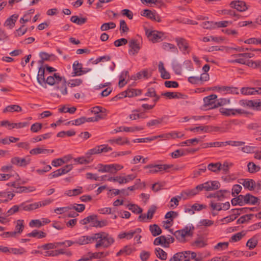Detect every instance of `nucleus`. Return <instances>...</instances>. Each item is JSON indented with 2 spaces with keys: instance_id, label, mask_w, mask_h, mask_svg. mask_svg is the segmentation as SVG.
Masks as SVG:
<instances>
[{
  "instance_id": "55",
  "label": "nucleus",
  "mask_w": 261,
  "mask_h": 261,
  "mask_svg": "<svg viewBox=\"0 0 261 261\" xmlns=\"http://www.w3.org/2000/svg\"><path fill=\"white\" fill-rule=\"evenodd\" d=\"M229 245L228 242H220L218 243L215 247L214 249L219 251L223 250L228 248Z\"/></svg>"
},
{
  "instance_id": "35",
  "label": "nucleus",
  "mask_w": 261,
  "mask_h": 261,
  "mask_svg": "<svg viewBox=\"0 0 261 261\" xmlns=\"http://www.w3.org/2000/svg\"><path fill=\"white\" fill-rule=\"evenodd\" d=\"M46 236V234L45 232L42 231H38L37 230H34L32 232L27 234V237L37 238L38 239L44 238Z\"/></svg>"
},
{
  "instance_id": "57",
  "label": "nucleus",
  "mask_w": 261,
  "mask_h": 261,
  "mask_svg": "<svg viewBox=\"0 0 261 261\" xmlns=\"http://www.w3.org/2000/svg\"><path fill=\"white\" fill-rule=\"evenodd\" d=\"M254 88L244 87L241 89V92L243 95H254Z\"/></svg>"
},
{
  "instance_id": "61",
  "label": "nucleus",
  "mask_w": 261,
  "mask_h": 261,
  "mask_svg": "<svg viewBox=\"0 0 261 261\" xmlns=\"http://www.w3.org/2000/svg\"><path fill=\"white\" fill-rule=\"evenodd\" d=\"M116 143L119 145H123L124 144H130L127 138L126 137H119L116 139Z\"/></svg>"
},
{
  "instance_id": "4",
  "label": "nucleus",
  "mask_w": 261,
  "mask_h": 261,
  "mask_svg": "<svg viewBox=\"0 0 261 261\" xmlns=\"http://www.w3.org/2000/svg\"><path fill=\"white\" fill-rule=\"evenodd\" d=\"M173 167V165L168 164H149L145 166L144 169H149L147 173L154 174L163 171H167Z\"/></svg>"
},
{
  "instance_id": "42",
  "label": "nucleus",
  "mask_w": 261,
  "mask_h": 261,
  "mask_svg": "<svg viewBox=\"0 0 261 261\" xmlns=\"http://www.w3.org/2000/svg\"><path fill=\"white\" fill-rule=\"evenodd\" d=\"M127 207L130 211L135 214H141L143 211L140 206L135 204H129L127 205Z\"/></svg>"
},
{
  "instance_id": "38",
  "label": "nucleus",
  "mask_w": 261,
  "mask_h": 261,
  "mask_svg": "<svg viewBox=\"0 0 261 261\" xmlns=\"http://www.w3.org/2000/svg\"><path fill=\"white\" fill-rule=\"evenodd\" d=\"M39 56L42 60H43L44 61H54L56 60V56L54 54H48V53L46 52H41L39 54Z\"/></svg>"
},
{
  "instance_id": "19",
  "label": "nucleus",
  "mask_w": 261,
  "mask_h": 261,
  "mask_svg": "<svg viewBox=\"0 0 261 261\" xmlns=\"http://www.w3.org/2000/svg\"><path fill=\"white\" fill-rule=\"evenodd\" d=\"M214 89L218 90L219 91L223 92L224 94H239V89L237 87L222 86L215 87Z\"/></svg>"
},
{
  "instance_id": "9",
  "label": "nucleus",
  "mask_w": 261,
  "mask_h": 261,
  "mask_svg": "<svg viewBox=\"0 0 261 261\" xmlns=\"http://www.w3.org/2000/svg\"><path fill=\"white\" fill-rule=\"evenodd\" d=\"M146 35L147 38L153 42H160L162 41V37L164 34L161 32L157 31L146 30Z\"/></svg>"
},
{
  "instance_id": "1",
  "label": "nucleus",
  "mask_w": 261,
  "mask_h": 261,
  "mask_svg": "<svg viewBox=\"0 0 261 261\" xmlns=\"http://www.w3.org/2000/svg\"><path fill=\"white\" fill-rule=\"evenodd\" d=\"M96 241L95 248L100 247L107 248L110 247L114 242V238L105 232H100L94 233L91 236H83L75 241V244L83 245Z\"/></svg>"
},
{
  "instance_id": "43",
  "label": "nucleus",
  "mask_w": 261,
  "mask_h": 261,
  "mask_svg": "<svg viewBox=\"0 0 261 261\" xmlns=\"http://www.w3.org/2000/svg\"><path fill=\"white\" fill-rule=\"evenodd\" d=\"M116 24L113 22H109L103 23L100 27L101 31H106L110 29L115 28Z\"/></svg>"
},
{
  "instance_id": "12",
  "label": "nucleus",
  "mask_w": 261,
  "mask_h": 261,
  "mask_svg": "<svg viewBox=\"0 0 261 261\" xmlns=\"http://www.w3.org/2000/svg\"><path fill=\"white\" fill-rule=\"evenodd\" d=\"M220 112L223 115L226 116H230L231 115H236L237 113L242 114L245 113V111L240 109H226L221 108L219 110Z\"/></svg>"
},
{
  "instance_id": "28",
  "label": "nucleus",
  "mask_w": 261,
  "mask_h": 261,
  "mask_svg": "<svg viewBox=\"0 0 261 261\" xmlns=\"http://www.w3.org/2000/svg\"><path fill=\"white\" fill-rule=\"evenodd\" d=\"M18 17V15L17 14H13L9 17L5 22L4 26L8 27L9 29H12Z\"/></svg>"
},
{
  "instance_id": "13",
  "label": "nucleus",
  "mask_w": 261,
  "mask_h": 261,
  "mask_svg": "<svg viewBox=\"0 0 261 261\" xmlns=\"http://www.w3.org/2000/svg\"><path fill=\"white\" fill-rule=\"evenodd\" d=\"M230 6L240 12L245 11L248 9L246 3L242 1H233L230 3Z\"/></svg>"
},
{
  "instance_id": "62",
  "label": "nucleus",
  "mask_w": 261,
  "mask_h": 261,
  "mask_svg": "<svg viewBox=\"0 0 261 261\" xmlns=\"http://www.w3.org/2000/svg\"><path fill=\"white\" fill-rule=\"evenodd\" d=\"M9 253H11L14 254H22L25 252V250L23 248H9Z\"/></svg>"
},
{
  "instance_id": "47",
  "label": "nucleus",
  "mask_w": 261,
  "mask_h": 261,
  "mask_svg": "<svg viewBox=\"0 0 261 261\" xmlns=\"http://www.w3.org/2000/svg\"><path fill=\"white\" fill-rule=\"evenodd\" d=\"M165 117H163L160 118L150 120L146 123V125L148 127H151V126H157L158 125L161 124L163 122Z\"/></svg>"
},
{
  "instance_id": "3",
  "label": "nucleus",
  "mask_w": 261,
  "mask_h": 261,
  "mask_svg": "<svg viewBox=\"0 0 261 261\" xmlns=\"http://www.w3.org/2000/svg\"><path fill=\"white\" fill-rule=\"evenodd\" d=\"M88 76L91 87L96 90L106 87L110 84L109 83H106L104 84H99L101 80V76L97 72L94 71L89 74Z\"/></svg>"
},
{
  "instance_id": "45",
  "label": "nucleus",
  "mask_w": 261,
  "mask_h": 261,
  "mask_svg": "<svg viewBox=\"0 0 261 261\" xmlns=\"http://www.w3.org/2000/svg\"><path fill=\"white\" fill-rule=\"evenodd\" d=\"M230 100L229 98H221L217 99V104L214 105L213 108H218L230 103Z\"/></svg>"
},
{
  "instance_id": "14",
  "label": "nucleus",
  "mask_w": 261,
  "mask_h": 261,
  "mask_svg": "<svg viewBox=\"0 0 261 261\" xmlns=\"http://www.w3.org/2000/svg\"><path fill=\"white\" fill-rule=\"evenodd\" d=\"M11 163L18 167H25L30 164V159L29 158H20L15 156L11 159Z\"/></svg>"
},
{
  "instance_id": "30",
  "label": "nucleus",
  "mask_w": 261,
  "mask_h": 261,
  "mask_svg": "<svg viewBox=\"0 0 261 261\" xmlns=\"http://www.w3.org/2000/svg\"><path fill=\"white\" fill-rule=\"evenodd\" d=\"M39 205L37 202L30 204H26L25 202H23L20 204V210H23L25 211H31L39 208Z\"/></svg>"
},
{
  "instance_id": "23",
  "label": "nucleus",
  "mask_w": 261,
  "mask_h": 261,
  "mask_svg": "<svg viewBox=\"0 0 261 261\" xmlns=\"http://www.w3.org/2000/svg\"><path fill=\"white\" fill-rule=\"evenodd\" d=\"M151 76V72H149L147 69H146L138 72L134 76L133 79L135 80H140L142 78L147 79Z\"/></svg>"
},
{
  "instance_id": "11",
  "label": "nucleus",
  "mask_w": 261,
  "mask_h": 261,
  "mask_svg": "<svg viewBox=\"0 0 261 261\" xmlns=\"http://www.w3.org/2000/svg\"><path fill=\"white\" fill-rule=\"evenodd\" d=\"M30 123L28 122H23L19 123H11L8 120H4L1 121V125L2 126H8L10 127L9 129L14 128H21L28 126Z\"/></svg>"
},
{
  "instance_id": "33",
  "label": "nucleus",
  "mask_w": 261,
  "mask_h": 261,
  "mask_svg": "<svg viewBox=\"0 0 261 261\" xmlns=\"http://www.w3.org/2000/svg\"><path fill=\"white\" fill-rule=\"evenodd\" d=\"M126 97H132L139 95L141 94V90L139 89H135L133 88H128L124 91Z\"/></svg>"
},
{
  "instance_id": "58",
  "label": "nucleus",
  "mask_w": 261,
  "mask_h": 261,
  "mask_svg": "<svg viewBox=\"0 0 261 261\" xmlns=\"http://www.w3.org/2000/svg\"><path fill=\"white\" fill-rule=\"evenodd\" d=\"M207 198H217L219 200H221L223 198H225L223 193H221V191H218L215 193L210 194L206 196Z\"/></svg>"
},
{
  "instance_id": "29",
  "label": "nucleus",
  "mask_w": 261,
  "mask_h": 261,
  "mask_svg": "<svg viewBox=\"0 0 261 261\" xmlns=\"http://www.w3.org/2000/svg\"><path fill=\"white\" fill-rule=\"evenodd\" d=\"M61 85L57 84V86L54 88L55 90H60L61 93L63 95H66L67 94V89L66 87L67 82L65 77H63V80L60 82Z\"/></svg>"
},
{
  "instance_id": "48",
  "label": "nucleus",
  "mask_w": 261,
  "mask_h": 261,
  "mask_svg": "<svg viewBox=\"0 0 261 261\" xmlns=\"http://www.w3.org/2000/svg\"><path fill=\"white\" fill-rule=\"evenodd\" d=\"M155 13V12H153L150 10L145 9L141 12V15L151 20H152V19H155L154 16Z\"/></svg>"
},
{
  "instance_id": "25",
  "label": "nucleus",
  "mask_w": 261,
  "mask_h": 261,
  "mask_svg": "<svg viewBox=\"0 0 261 261\" xmlns=\"http://www.w3.org/2000/svg\"><path fill=\"white\" fill-rule=\"evenodd\" d=\"M243 182H240L245 188L248 189L250 191L253 190L255 186V182L252 179H240Z\"/></svg>"
},
{
  "instance_id": "54",
  "label": "nucleus",
  "mask_w": 261,
  "mask_h": 261,
  "mask_svg": "<svg viewBox=\"0 0 261 261\" xmlns=\"http://www.w3.org/2000/svg\"><path fill=\"white\" fill-rule=\"evenodd\" d=\"M257 243V240L253 237L248 240L246 243V246L249 248V249H253L256 246Z\"/></svg>"
},
{
  "instance_id": "51",
  "label": "nucleus",
  "mask_w": 261,
  "mask_h": 261,
  "mask_svg": "<svg viewBox=\"0 0 261 261\" xmlns=\"http://www.w3.org/2000/svg\"><path fill=\"white\" fill-rule=\"evenodd\" d=\"M24 221L23 220H18L17 221V224L15 226V231L16 233H21L24 228Z\"/></svg>"
},
{
  "instance_id": "7",
  "label": "nucleus",
  "mask_w": 261,
  "mask_h": 261,
  "mask_svg": "<svg viewBox=\"0 0 261 261\" xmlns=\"http://www.w3.org/2000/svg\"><path fill=\"white\" fill-rule=\"evenodd\" d=\"M200 190H204L206 191H210L218 190L220 187V184L218 181H208L202 184L199 185Z\"/></svg>"
},
{
  "instance_id": "10",
  "label": "nucleus",
  "mask_w": 261,
  "mask_h": 261,
  "mask_svg": "<svg viewBox=\"0 0 261 261\" xmlns=\"http://www.w3.org/2000/svg\"><path fill=\"white\" fill-rule=\"evenodd\" d=\"M128 46L129 47V49L128 50V53L129 55L133 56L137 54L141 48V47L138 40L134 39H131L129 41Z\"/></svg>"
},
{
  "instance_id": "8",
  "label": "nucleus",
  "mask_w": 261,
  "mask_h": 261,
  "mask_svg": "<svg viewBox=\"0 0 261 261\" xmlns=\"http://www.w3.org/2000/svg\"><path fill=\"white\" fill-rule=\"evenodd\" d=\"M112 148L108 145H101L95 146L94 148L88 150L86 153V155L90 156L91 155L98 154L101 152H107L111 151Z\"/></svg>"
},
{
  "instance_id": "32",
  "label": "nucleus",
  "mask_w": 261,
  "mask_h": 261,
  "mask_svg": "<svg viewBox=\"0 0 261 261\" xmlns=\"http://www.w3.org/2000/svg\"><path fill=\"white\" fill-rule=\"evenodd\" d=\"M246 213V212H243V211L241 212H236L235 213L232 214V215L227 216L225 218H223L221 219V221L223 222L225 221V223H227L229 222H230L231 221H234L236 220L237 217L240 216L242 214Z\"/></svg>"
},
{
  "instance_id": "53",
  "label": "nucleus",
  "mask_w": 261,
  "mask_h": 261,
  "mask_svg": "<svg viewBox=\"0 0 261 261\" xmlns=\"http://www.w3.org/2000/svg\"><path fill=\"white\" fill-rule=\"evenodd\" d=\"M163 48L165 50H171L172 52L175 53H178V50L176 47L172 44L168 43H164L163 45Z\"/></svg>"
},
{
  "instance_id": "39",
  "label": "nucleus",
  "mask_w": 261,
  "mask_h": 261,
  "mask_svg": "<svg viewBox=\"0 0 261 261\" xmlns=\"http://www.w3.org/2000/svg\"><path fill=\"white\" fill-rule=\"evenodd\" d=\"M87 18L86 17L79 18L77 16H72L70 18V21L78 25H82L87 22Z\"/></svg>"
},
{
  "instance_id": "5",
  "label": "nucleus",
  "mask_w": 261,
  "mask_h": 261,
  "mask_svg": "<svg viewBox=\"0 0 261 261\" xmlns=\"http://www.w3.org/2000/svg\"><path fill=\"white\" fill-rule=\"evenodd\" d=\"M99 168L98 171L99 172H109L112 174H115L118 171L120 170L123 168L122 165L117 164L103 165L99 164Z\"/></svg>"
},
{
  "instance_id": "21",
  "label": "nucleus",
  "mask_w": 261,
  "mask_h": 261,
  "mask_svg": "<svg viewBox=\"0 0 261 261\" xmlns=\"http://www.w3.org/2000/svg\"><path fill=\"white\" fill-rule=\"evenodd\" d=\"M162 96H164L169 99H186L187 96L179 92H167L162 93Z\"/></svg>"
},
{
  "instance_id": "31",
  "label": "nucleus",
  "mask_w": 261,
  "mask_h": 261,
  "mask_svg": "<svg viewBox=\"0 0 261 261\" xmlns=\"http://www.w3.org/2000/svg\"><path fill=\"white\" fill-rule=\"evenodd\" d=\"M22 111V108L20 106L17 105H11L7 106L3 110V113H6L7 112H19Z\"/></svg>"
},
{
  "instance_id": "40",
  "label": "nucleus",
  "mask_w": 261,
  "mask_h": 261,
  "mask_svg": "<svg viewBox=\"0 0 261 261\" xmlns=\"http://www.w3.org/2000/svg\"><path fill=\"white\" fill-rule=\"evenodd\" d=\"M93 159L90 156L86 155V156L80 157L74 159L76 162L80 164H87L92 162Z\"/></svg>"
},
{
  "instance_id": "36",
  "label": "nucleus",
  "mask_w": 261,
  "mask_h": 261,
  "mask_svg": "<svg viewBox=\"0 0 261 261\" xmlns=\"http://www.w3.org/2000/svg\"><path fill=\"white\" fill-rule=\"evenodd\" d=\"M149 230L153 237L160 235L162 232L161 228L155 224L149 226Z\"/></svg>"
},
{
  "instance_id": "20",
  "label": "nucleus",
  "mask_w": 261,
  "mask_h": 261,
  "mask_svg": "<svg viewBox=\"0 0 261 261\" xmlns=\"http://www.w3.org/2000/svg\"><path fill=\"white\" fill-rule=\"evenodd\" d=\"M144 129L142 127L135 126V127H126L120 126L118 127L112 132V133H117L122 131L126 132H134L135 131H139Z\"/></svg>"
},
{
  "instance_id": "37",
  "label": "nucleus",
  "mask_w": 261,
  "mask_h": 261,
  "mask_svg": "<svg viewBox=\"0 0 261 261\" xmlns=\"http://www.w3.org/2000/svg\"><path fill=\"white\" fill-rule=\"evenodd\" d=\"M155 253L157 257L161 260H166L167 258V253L162 248H156L155 249Z\"/></svg>"
},
{
  "instance_id": "18",
  "label": "nucleus",
  "mask_w": 261,
  "mask_h": 261,
  "mask_svg": "<svg viewBox=\"0 0 261 261\" xmlns=\"http://www.w3.org/2000/svg\"><path fill=\"white\" fill-rule=\"evenodd\" d=\"M199 191H201V190L198 185L195 188L192 189H188L182 191L180 195L184 199H187L189 197H192L196 195Z\"/></svg>"
},
{
  "instance_id": "2",
  "label": "nucleus",
  "mask_w": 261,
  "mask_h": 261,
  "mask_svg": "<svg viewBox=\"0 0 261 261\" xmlns=\"http://www.w3.org/2000/svg\"><path fill=\"white\" fill-rule=\"evenodd\" d=\"M194 229L195 227L192 225L190 226H186L183 229L176 230L173 234L180 242L184 243L186 241V237L193 236Z\"/></svg>"
},
{
  "instance_id": "49",
  "label": "nucleus",
  "mask_w": 261,
  "mask_h": 261,
  "mask_svg": "<svg viewBox=\"0 0 261 261\" xmlns=\"http://www.w3.org/2000/svg\"><path fill=\"white\" fill-rule=\"evenodd\" d=\"M187 257V256L185 255L184 252H178L174 254L169 261H180L181 259Z\"/></svg>"
},
{
  "instance_id": "60",
  "label": "nucleus",
  "mask_w": 261,
  "mask_h": 261,
  "mask_svg": "<svg viewBox=\"0 0 261 261\" xmlns=\"http://www.w3.org/2000/svg\"><path fill=\"white\" fill-rule=\"evenodd\" d=\"M76 110V108L74 107L68 108L65 106H63L61 108L59 109V111L60 113H69L70 114H73Z\"/></svg>"
},
{
  "instance_id": "52",
  "label": "nucleus",
  "mask_w": 261,
  "mask_h": 261,
  "mask_svg": "<svg viewBox=\"0 0 261 261\" xmlns=\"http://www.w3.org/2000/svg\"><path fill=\"white\" fill-rule=\"evenodd\" d=\"M157 207L154 205H152L148 210L146 216V219H151L153 216L154 214L155 213Z\"/></svg>"
},
{
  "instance_id": "56",
  "label": "nucleus",
  "mask_w": 261,
  "mask_h": 261,
  "mask_svg": "<svg viewBox=\"0 0 261 261\" xmlns=\"http://www.w3.org/2000/svg\"><path fill=\"white\" fill-rule=\"evenodd\" d=\"M245 236V233H243V232H238L233 235L230 239V242H236L240 241Z\"/></svg>"
},
{
  "instance_id": "22",
  "label": "nucleus",
  "mask_w": 261,
  "mask_h": 261,
  "mask_svg": "<svg viewBox=\"0 0 261 261\" xmlns=\"http://www.w3.org/2000/svg\"><path fill=\"white\" fill-rule=\"evenodd\" d=\"M97 216L96 215H90L86 218L81 220L80 223L82 225H86L90 223V226L95 227V223L97 220Z\"/></svg>"
},
{
  "instance_id": "15",
  "label": "nucleus",
  "mask_w": 261,
  "mask_h": 261,
  "mask_svg": "<svg viewBox=\"0 0 261 261\" xmlns=\"http://www.w3.org/2000/svg\"><path fill=\"white\" fill-rule=\"evenodd\" d=\"M175 40L180 51L184 53H189L188 50L189 44L185 39L181 37H177Z\"/></svg>"
},
{
  "instance_id": "46",
  "label": "nucleus",
  "mask_w": 261,
  "mask_h": 261,
  "mask_svg": "<svg viewBox=\"0 0 261 261\" xmlns=\"http://www.w3.org/2000/svg\"><path fill=\"white\" fill-rule=\"evenodd\" d=\"M52 135L51 133H48L42 135H40L32 138V141L33 142H37L42 141V140L49 138Z\"/></svg>"
},
{
  "instance_id": "59",
  "label": "nucleus",
  "mask_w": 261,
  "mask_h": 261,
  "mask_svg": "<svg viewBox=\"0 0 261 261\" xmlns=\"http://www.w3.org/2000/svg\"><path fill=\"white\" fill-rule=\"evenodd\" d=\"M91 255L89 256L90 260L92 258H100L105 256H106L108 253H105L104 252H95L90 253Z\"/></svg>"
},
{
  "instance_id": "17",
  "label": "nucleus",
  "mask_w": 261,
  "mask_h": 261,
  "mask_svg": "<svg viewBox=\"0 0 261 261\" xmlns=\"http://www.w3.org/2000/svg\"><path fill=\"white\" fill-rule=\"evenodd\" d=\"M63 80V77L60 76L59 73H55L53 76H49L45 80V84L53 86L55 84H59Z\"/></svg>"
},
{
  "instance_id": "16",
  "label": "nucleus",
  "mask_w": 261,
  "mask_h": 261,
  "mask_svg": "<svg viewBox=\"0 0 261 261\" xmlns=\"http://www.w3.org/2000/svg\"><path fill=\"white\" fill-rule=\"evenodd\" d=\"M217 96L216 94H211L203 98L204 106L206 107H210L208 109H214L213 106L217 104Z\"/></svg>"
},
{
  "instance_id": "44",
  "label": "nucleus",
  "mask_w": 261,
  "mask_h": 261,
  "mask_svg": "<svg viewBox=\"0 0 261 261\" xmlns=\"http://www.w3.org/2000/svg\"><path fill=\"white\" fill-rule=\"evenodd\" d=\"M221 163L219 162L216 163H210L207 166V168L209 170L214 172H218L220 171Z\"/></svg>"
},
{
  "instance_id": "50",
  "label": "nucleus",
  "mask_w": 261,
  "mask_h": 261,
  "mask_svg": "<svg viewBox=\"0 0 261 261\" xmlns=\"http://www.w3.org/2000/svg\"><path fill=\"white\" fill-rule=\"evenodd\" d=\"M246 65L253 68H260L261 67V61L257 60L253 61L252 60H248L246 62Z\"/></svg>"
},
{
  "instance_id": "6",
  "label": "nucleus",
  "mask_w": 261,
  "mask_h": 261,
  "mask_svg": "<svg viewBox=\"0 0 261 261\" xmlns=\"http://www.w3.org/2000/svg\"><path fill=\"white\" fill-rule=\"evenodd\" d=\"M239 104L246 108L252 109L256 111H261V100H240Z\"/></svg>"
},
{
  "instance_id": "41",
  "label": "nucleus",
  "mask_w": 261,
  "mask_h": 261,
  "mask_svg": "<svg viewBox=\"0 0 261 261\" xmlns=\"http://www.w3.org/2000/svg\"><path fill=\"white\" fill-rule=\"evenodd\" d=\"M248 171L251 173H255L260 170V167L253 162H249L247 165Z\"/></svg>"
},
{
  "instance_id": "34",
  "label": "nucleus",
  "mask_w": 261,
  "mask_h": 261,
  "mask_svg": "<svg viewBox=\"0 0 261 261\" xmlns=\"http://www.w3.org/2000/svg\"><path fill=\"white\" fill-rule=\"evenodd\" d=\"M244 195H239L236 197L232 198L231 200V204L233 206H236L239 205L240 206L244 205V202L243 200Z\"/></svg>"
},
{
  "instance_id": "26",
  "label": "nucleus",
  "mask_w": 261,
  "mask_h": 261,
  "mask_svg": "<svg viewBox=\"0 0 261 261\" xmlns=\"http://www.w3.org/2000/svg\"><path fill=\"white\" fill-rule=\"evenodd\" d=\"M72 68L73 72V76H80L82 75V64L80 63L77 61H75L73 65Z\"/></svg>"
},
{
  "instance_id": "64",
  "label": "nucleus",
  "mask_w": 261,
  "mask_h": 261,
  "mask_svg": "<svg viewBox=\"0 0 261 261\" xmlns=\"http://www.w3.org/2000/svg\"><path fill=\"white\" fill-rule=\"evenodd\" d=\"M42 127V124L41 123L36 122L33 124L31 127L30 130L33 133H37Z\"/></svg>"
},
{
  "instance_id": "63",
  "label": "nucleus",
  "mask_w": 261,
  "mask_h": 261,
  "mask_svg": "<svg viewBox=\"0 0 261 261\" xmlns=\"http://www.w3.org/2000/svg\"><path fill=\"white\" fill-rule=\"evenodd\" d=\"M82 82V80L80 79L71 80L68 82V85L71 87H74L80 85Z\"/></svg>"
},
{
  "instance_id": "24",
  "label": "nucleus",
  "mask_w": 261,
  "mask_h": 261,
  "mask_svg": "<svg viewBox=\"0 0 261 261\" xmlns=\"http://www.w3.org/2000/svg\"><path fill=\"white\" fill-rule=\"evenodd\" d=\"M243 200L244 205L246 204H250L254 205L258 202V198L249 193L244 195Z\"/></svg>"
},
{
  "instance_id": "27",
  "label": "nucleus",
  "mask_w": 261,
  "mask_h": 261,
  "mask_svg": "<svg viewBox=\"0 0 261 261\" xmlns=\"http://www.w3.org/2000/svg\"><path fill=\"white\" fill-rule=\"evenodd\" d=\"M45 68L43 66H40L39 68L38 72L37 75V81L40 85L45 84Z\"/></svg>"
}]
</instances>
